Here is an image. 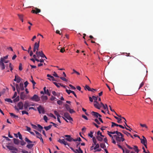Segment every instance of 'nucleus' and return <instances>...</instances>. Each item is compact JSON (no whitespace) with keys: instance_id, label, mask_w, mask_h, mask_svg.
<instances>
[{"instance_id":"f257e3e1","label":"nucleus","mask_w":153,"mask_h":153,"mask_svg":"<svg viewBox=\"0 0 153 153\" xmlns=\"http://www.w3.org/2000/svg\"><path fill=\"white\" fill-rule=\"evenodd\" d=\"M2 137L4 138L2 142L3 148L9 151L10 150V139L8 137L4 136Z\"/></svg>"},{"instance_id":"f03ea898","label":"nucleus","mask_w":153,"mask_h":153,"mask_svg":"<svg viewBox=\"0 0 153 153\" xmlns=\"http://www.w3.org/2000/svg\"><path fill=\"white\" fill-rule=\"evenodd\" d=\"M9 55H7L1 58L0 59V68L2 70H3L5 68L4 63H7L9 62V60H7L8 58Z\"/></svg>"},{"instance_id":"7ed1b4c3","label":"nucleus","mask_w":153,"mask_h":153,"mask_svg":"<svg viewBox=\"0 0 153 153\" xmlns=\"http://www.w3.org/2000/svg\"><path fill=\"white\" fill-rule=\"evenodd\" d=\"M114 136L115 138L117 143L118 144L120 142H123L125 140L123 135L120 132H119L117 135H114Z\"/></svg>"},{"instance_id":"20e7f679","label":"nucleus","mask_w":153,"mask_h":153,"mask_svg":"<svg viewBox=\"0 0 153 153\" xmlns=\"http://www.w3.org/2000/svg\"><path fill=\"white\" fill-rule=\"evenodd\" d=\"M16 110L19 111V110H23V103L22 102H19L15 107Z\"/></svg>"},{"instance_id":"39448f33","label":"nucleus","mask_w":153,"mask_h":153,"mask_svg":"<svg viewBox=\"0 0 153 153\" xmlns=\"http://www.w3.org/2000/svg\"><path fill=\"white\" fill-rule=\"evenodd\" d=\"M30 105L33 106L34 105H31L29 104V102L28 101H26L23 104V108L25 110L27 111H29V110L28 109V107L30 106Z\"/></svg>"},{"instance_id":"423d86ee","label":"nucleus","mask_w":153,"mask_h":153,"mask_svg":"<svg viewBox=\"0 0 153 153\" xmlns=\"http://www.w3.org/2000/svg\"><path fill=\"white\" fill-rule=\"evenodd\" d=\"M30 100L38 102L40 100V98L37 95L34 94L30 98Z\"/></svg>"},{"instance_id":"0eeeda50","label":"nucleus","mask_w":153,"mask_h":153,"mask_svg":"<svg viewBox=\"0 0 153 153\" xmlns=\"http://www.w3.org/2000/svg\"><path fill=\"white\" fill-rule=\"evenodd\" d=\"M64 116L65 118L69 120L70 122H71V121H73V120L72 118L70 116V115L68 113H64Z\"/></svg>"},{"instance_id":"6e6552de","label":"nucleus","mask_w":153,"mask_h":153,"mask_svg":"<svg viewBox=\"0 0 153 153\" xmlns=\"http://www.w3.org/2000/svg\"><path fill=\"white\" fill-rule=\"evenodd\" d=\"M37 110L39 113L41 114L42 113L43 114L45 113V110L44 108L41 105L39 106L37 108Z\"/></svg>"},{"instance_id":"1a4fd4ad","label":"nucleus","mask_w":153,"mask_h":153,"mask_svg":"<svg viewBox=\"0 0 153 153\" xmlns=\"http://www.w3.org/2000/svg\"><path fill=\"white\" fill-rule=\"evenodd\" d=\"M58 141L61 144H63L65 146L67 145L69 146L68 143L66 142L64 139H62V140L59 139L58 140Z\"/></svg>"},{"instance_id":"9d476101","label":"nucleus","mask_w":153,"mask_h":153,"mask_svg":"<svg viewBox=\"0 0 153 153\" xmlns=\"http://www.w3.org/2000/svg\"><path fill=\"white\" fill-rule=\"evenodd\" d=\"M140 139L141 140V143L144 145L146 148H147V145L146 144H147V141L146 138H145V139H143L140 138Z\"/></svg>"},{"instance_id":"9b49d317","label":"nucleus","mask_w":153,"mask_h":153,"mask_svg":"<svg viewBox=\"0 0 153 153\" xmlns=\"http://www.w3.org/2000/svg\"><path fill=\"white\" fill-rule=\"evenodd\" d=\"M10 150L11 151L12 153H16L18 152V150L15 147L10 146Z\"/></svg>"},{"instance_id":"f8f14e48","label":"nucleus","mask_w":153,"mask_h":153,"mask_svg":"<svg viewBox=\"0 0 153 153\" xmlns=\"http://www.w3.org/2000/svg\"><path fill=\"white\" fill-rule=\"evenodd\" d=\"M41 12V10L37 8H35L34 10H32L31 12L33 13L37 14Z\"/></svg>"},{"instance_id":"ddd939ff","label":"nucleus","mask_w":153,"mask_h":153,"mask_svg":"<svg viewBox=\"0 0 153 153\" xmlns=\"http://www.w3.org/2000/svg\"><path fill=\"white\" fill-rule=\"evenodd\" d=\"M39 42L40 41L39 40L38 43H37L36 42H35L34 46V48L35 49H36V50L37 51H38L39 50Z\"/></svg>"},{"instance_id":"4468645a","label":"nucleus","mask_w":153,"mask_h":153,"mask_svg":"<svg viewBox=\"0 0 153 153\" xmlns=\"http://www.w3.org/2000/svg\"><path fill=\"white\" fill-rule=\"evenodd\" d=\"M94 102L95 103L94 104V106L97 108L100 109V106L99 103L97 101H94Z\"/></svg>"},{"instance_id":"2eb2a0df","label":"nucleus","mask_w":153,"mask_h":153,"mask_svg":"<svg viewBox=\"0 0 153 153\" xmlns=\"http://www.w3.org/2000/svg\"><path fill=\"white\" fill-rule=\"evenodd\" d=\"M65 137L67 138H66L65 140L69 142H71L72 141V138L71 137L70 135H66L65 136Z\"/></svg>"},{"instance_id":"dca6fc26","label":"nucleus","mask_w":153,"mask_h":153,"mask_svg":"<svg viewBox=\"0 0 153 153\" xmlns=\"http://www.w3.org/2000/svg\"><path fill=\"white\" fill-rule=\"evenodd\" d=\"M26 96L24 92H22L20 94V98L21 99L24 100H25L26 97Z\"/></svg>"},{"instance_id":"f3484780","label":"nucleus","mask_w":153,"mask_h":153,"mask_svg":"<svg viewBox=\"0 0 153 153\" xmlns=\"http://www.w3.org/2000/svg\"><path fill=\"white\" fill-rule=\"evenodd\" d=\"M44 92L45 94H47L49 96L51 95V94L49 91V90L48 89L46 90V87H45L43 88Z\"/></svg>"},{"instance_id":"a211bd4d","label":"nucleus","mask_w":153,"mask_h":153,"mask_svg":"<svg viewBox=\"0 0 153 153\" xmlns=\"http://www.w3.org/2000/svg\"><path fill=\"white\" fill-rule=\"evenodd\" d=\"M48 99V97L46 96L42 95L41 96V99L44 102H45Z\"/></svg>"},{"instance_id":"6ab92c4d","label":"nucleus","mask_w":153,"mask_h":153,"mask_svg":"<svg viewBox=\"0 0 153 153\" xmlns=\"http://www.w3.org/2000/svg\"><path fill=\"white\" fill-rule=\"evenodd\" d=\"M91 114L96 118L98 117V113L94 111H92L91 112Z\"/></svg>"},{"instance_id":"aec40b11","label":"nucleus","mask_w":153,"mask_h":153,"mask_svg":"<svg viewBox=\"0 0 153 153\" xmlns=\"http://www.w3.org/2000/svg\"><path fill=\"white\" fill-rule=\"evenodd\" d=\"M13 141L14 143L18 145L20 143V140H19L18 139L14 138L13 139Z\"/></svg>"},{"instance_id":"412c9836","label":"nucleus","mask_w":153,"mask_h":153,"mask_svg":"<svg viewBox=\"0 0 153 153\" xmlns=\"http://www.w3.org/2000/svg\"><path fill=\"white\" fill-rule=\"evenodd\" d=\"M39 56L41 57L42 58L45 57L46 59H47L46 57V56L45 55V54L43 53V52L42 51H40L39 53Z\"/></svg>"},{"instance_id":"4be33fe9","label":"nucleus","mask_w":153,"mask_h":153,"mask_svg":"<svg viewBox=\"0 0 153 153\" xmlns=\"http://www.w3.org/2000/svg\"><path fill=\"white\" fill-rule=\"evenodd\" d=\"M52 126V125H49V126H45L44 127V128L45 129L46 131H48L50 129Z\"/></svg>"},{"instance_id":"5701e85b","label":"nucleus","mask_w":153,"mask_h":153,"mask_svg":"<svg viewBox=\"0 0 153 153\" xmlns=\"http://www.w3.org/2000/svg\"><path fill=\"white\" fill-rule=\"evenodd\" d=\"M114 117L117 120V122L118 123H122V122H121L122 119L121 118H119L118 117L115 116H114Z\"/></svg>"},{"instance_id":"b1692460","label":"nucleus","mask_w":153,"mask_h":153,"mask_svg":"<svg viewBox=\"0 0 153 153\" xmlns=\"http://www.w3.org/2000/svg\"><path fill=\"white\" fill-rule=\"evenodd\" d=\"M9 91V89L7 88H4L3 89L2 91H1L0 92H3V94L4 93H5L6 92H8Z\"/></svg>"},{"instance_id":"393cba45","label":"nucleus","mask_w":153,"mask_h":153,"mask_svg":"<svg viewBox=\"0 0 153 153\" xmlns=\"http://www.w3.org/2000/svg\"><path fill=\"white\" fill-rule=\"evenodd\" d=\"M25 141L27 142L28 144H30L32 143V142L27 137H26L25 139Z\"/></svg>"},{"instance_id":"a878e982","label":"nucleus","mask_w":153,"mask_h":153,"mask_svg":"<svg viewBox=\"0 0 153 153\" xmlns=\"http://www.w3.org/2000/svg\"><path fill=\"white\" fill-rule=\"evenodd\" d=\"M134 149L135 151L137 153H138L139 152V150L138 149L137 146H134Z\"/></svg>"},{"instance_id":"bb28decb","label":"nucleus","mask_w":153,"mask_h":153,"mask_svg":"<svg viewBox=\"0 0 153 153\" xmlns=\"http://www.w3.org/2000/svg\"><path fill=\"white\" fill-rule=\"evenodd\" d=\"M33 146V144H32L31 143L30 144H27L26 147L28 149H30L31 148H32Z\"/></svg>"},{"instance_id":"cd10ccee","label":"nucleus","mask_w":153,"mask_h":153,"mask_svg":"<svg viewBox=\"0 0 153 153\" xmlns=\"http://www.w3.org/2000/svg\"><path fill=\"white\" fill-rule=\"evenodd\" d=\"M85 90H88V91H90L91 90V88L88 85H86L85 87Z\"/></svg>"},{"instance_id":"c85d7f7f","label":"nucleus","mask_w":153,"mask_h":153,"mask_svg":"<svg viewBox=\"0 0 153 153\" xmlns=\"http://www.w3.org/2000/svg\"><path fill=\"white\" fill-rule=\"evenodd\" d=\"M19 88L21 90L23 91L24 90L23 84L22 83H20L19 84Z\"/></svg>"},{"instance_id":"c756f323","label":"nucleus","mask_w":153,"mask_h":153,"mask_svg":"<svg viewBox=\"0 0 153 153\" xmlns=\"http://www.w3.org/2000/svg\"><path fill=\"white\" fill-rule=\"evenodd\" d=\"M18 16L19 18V19L21 20L22 21V22H23V15L22 14H18Z\"/></svg>"},{"instance_id":"7c9ffc66","label":"nucleus","mask_w":153,"mask_h":153,"mask_svg":"<svg viewBox=\"0 0 153 153\" xmlns=\"http://www.w3.org/2000/svg\"><path fill=\"white\" fill-rule=\"evenodd\" d=\"M118 131H114L113 132L112 131H108V133H109L110 134H117L118 133Z\"/></svg>"},{"instance_id":"2f4dec72","label":"nucleus","mask_w":153,"mask_h":153,"mask_svg":"<svg viewBox=\"0 0 153 153\" xmlns=\"http://www.w3.org/2000/svg\"><path fill=\"white\" fill-rule=\"evenodd\" d=\"M47 76L48 77H50L51 79V80H52V81H54L55 80L54 77L49 74H47Z\"/></svg>"},{"instance_id":"473e14b6","label":"nucleus","mask_w":153,"mask_h":153,"mask_svg":"<svg viewBox=\"0 0 153 153\" xmlns=\"http://www.w3.org/2000/svg\"><path fill=\"white\" fill-rule=\"evenodd\" d=\"M122 132L124 134H126L128 136H129L130 135V133H128L127 131H126L125 130H123Z\"/></svg>"},{"instance_id":"72a5a7b5","label":"nucleus","mask_w":153,"mask_h":153,"mask_svg":"<svg viewBox=\"0 0 153 153\" xmlns=\"http://www.w3.org/2000/svg\"><path fill=\"white\" fill-rule=\"evenodd\" d=\"M52 93L53 95L55 96H57L58 97L59 95V94L58 93H56L55 91H53L52 92Z\"/></svg>"},{"instance_id":"f704fd0d","label":"nucleus","mask_w":153,"mask_h":153,"mask_svg":"<svg viewBox=\"0 0 153 153\" xmlns=\"http://www.w3.org/2000/svg\"><path fill=\"white\" fill-rule=\"evenodd\" d=\"M53 83L57 87V88H59L60 85V84H61V83H57L56 82H53Z\"/></svg>"},{"instance_id":"c9c22d12","label":"nucleus","mask_w":153,"mask_h":153,"mask_svg":"<svg viewBox=\"0 0 153 153\" xmlns=\"http://www.w3.org/2000/svg\"><path fill=\"white\" fill-rule=\"evenodd\" d=\"M27 111L23 110L22 111V115H24L25 114H26L28 115L29 114V113L28 112V111Z\"/></svg>"},{"instance_id":"e433bc0d","label":"nucleus","mask_w":153,"mask_h":153,"mask_svg":"<svg viewBox=\"0 0 153 153\" xmlns=\"http://www.w3.org/2000/svg\"><path fill=\"white\" fill-rule=\"evenodd\" d=\"M97 139L98 141H101L103 140L102 138L101 137L99 136H98L97 137Z\"/></svg>"},{"instance_id":"4c0bfd02","label":"nucleus","mask_w":153,"mask_h":153,"mask_svg":"<svg viewBox=\"0 0 153 153\" xmlns=\"http://www.w3.org/2000/svg\"><path fill=\"white\" fill-rule=\"evenodd\" d=\"M65 106L66 108L68 111L70 109V106L68 105L67 104H65Z\"/></svg>"},{"instance_id":"58836bf2","label":"nucleus","mask_w":153,"mask_h":153,"mask_svg":"<svg viewBox=\"0 0 153 153\" xmlns=\"http://www.w3.org/2000/svg\"><path fill=\"white\" fill-rule=\"evenodd\" d=\"M20 143L22 146H24L26 144V143L24 141L22 140L21 141L20 140Z\"/></svg>"},{"instance_id":"ea45409f","label":"nucleus","mask_w":153,"mask_h":153,"mask_svg":"<svg viewBox=\"0 0 153 153\" xmlns=\"http://www.w3.org/2000/svg\"><path fill=\"white\" fill-rule=\"evenodd\" d=\"M100 146L101 148H104L105 147H106V146H105V145L104 143H101L100 144Z\"/></svg>"},{"instance_id":"a19ab883","label":"nucleus","mask_w":153,"mask_h":153,"mask_svg":"<svg viewBox=\"0 0 153 153\" xmlns=\"http://www.w3.org/2000/svg\"><path fill=\"white\" fill-rule=\"evenodd\" d=\"M95 145V146L94 148V149H97L99 148V147H100V146H99V144L97 143L96 144V145Z\"/></svg>"},{"instance_id":"79ce46f5","label":"nucleus","mask_w":153,"mask_h":153,"mask_svg":"<svg viewBox=\"0 0 153 153\" xmlns=\"http://www.w3.org/2000/svg\"><path fill=\"white\" fill-rule=\"evenodd\" d=\"M18 134L19 135V139L21 140H22L23 139H22V136L21 134L19 132H18Z\"/></svg>"},{"instance_id":"37998d69","label":"nucleus","mask_w":153,"mask_h":153,"mask_svg":"<svg viewBox=\"0 0 153 153\" xmlns=\"http://www.w3.org/2000/svg\"><path fill=\"white\" fill-rule=\"evenodd\" d=\"M10 116L12 117H13L14 118H18V116L14 114L13 113H10Z\"/></svg>"},{"instance_id":"c03bdc74","label":"nucleus","mask_w":153,"mask_h":153,"mask_svg":"<svg viewBox=\"0 0 153 153\" xmlns=\"http://www.w3.org/2000/svg\"><path fill=\"white\" fill-rule=\"evenodd\" d=\"M31 79H32V80H31V82L33 83V86H35V85L36 83L35 82V81L33 80V77H32V76H31Z\"/></svg>"},{"instance_id":"a18cd8bd","label":"nucleus","mask_w":153,"mask_h":153,"mask_svg":"<svg viewBox=\"0 0 153 153\" xmlns=\"http://www.w3.org/2000/svg\"><path fill=\"white\" fill-rule=\"evenodd\" d=\"M93 132L92 131H91L90 133L88 134V135L91 137L92 138L93 137Z\"/></svg>"},{"instance_id":"49530a36","label":"nucleus","mask_w":153,"mask_h":153,"mask_svg":"<svg viewBox=\"0 0 153 153\" xmlns=\"http://www.w3.org/2000/svg\"><path fill=\"white\" fill-rule=\"evenodd\" d=\"M140 125L142 127H145V128H148L147 126L145 124H142L140 123Z\"/></svg>"},{"instance_id":"de8ad7c7","label":"nucleus","mask_w":153,"mask_h":153,"mask_svg":"<svg viewBox=\"0 0 153 153\" xmlns=\"http://www.w3.org/2000/svg\"><path fill=\"white\" fill-rule=\"evenodd\" d=\"M19 70L20 71H22V63H20L19 64Z\"/></svg>"},{"instance_id":"09e8293b","label":"nucleus","mask_w":153,"mask_h":153,"mask_svg":"<svg viewBox=\"0 0 153 153\" xmlns=\"http://www.w3.org/2000/svg\"><path fill=\"white\" fill-rule=\"evenodd\" d=\"M66 91L68 94H70L71 93H72V91L70 90H68L67 89L66 90Z\"/></svg>"},{"instance_id":"8fccbe9b","label":"nucleus","mask_w":153,"mask_h":153,"mask_svg":"<svg viewBox=\"0 0 153 153\" xmlns=\"http://www.w3.org/2000/svg\"><path fill=\"white\" fill-rule=\"evenodd\" d=\"M21 80V78L18 76H17V82L18 83H19L20 82Z\"/></svg>"},{"instance_id":"3c124183","label":"nucleus","mask_w":153,"mask_h":153,"mask_svg":"<svg viewBox=\"0 0 153 153\" xmlns=\"http://www.w3.org/2000/svg\"><path fill=\"white\" fill-rule=\"evenodd\" d=\"M73 71L74 72L72 73V74L74 73H76L78 75H80L79 73V72H78L77 71H76L75 69H73Z\"/></svg>"},{"instance_id":"603ef678","label":"nucleus","mask_w":153,"mask_h":153,"mask_svg":"<svg viewBox=\"0 0 153 153\" xmlns=\"http://www.w3.org/2000/svg\"><path fill=\"white\" fill-rule=\"evenodd\" d=\"M53 75L55 77H59V76L56 73L55 71L53 72Z\"/></svg>"},{"instance_id":"864d4df0","label":"nucleus","mask_w":153,"mask_h":153,"mask_svg":"<svg viewBox=\"0 0 153 153\" xmlns=\"http://www.w3.org/2000/svg\"><path fill=\"white\" fill-rule=\"evenodd\" d=\"M43 118H44V120H45V121L46 122H47V121H48V117L46 116V115L44 116Z\"/></svg>"},{"instance_id":"5fc2aeb1","label":"nucleus","mask_w":153,"mask_h":153,"mask_svg":"<svg viewBox=\"0 0 153 153\" xmlns=\"http://www.w3.org/2000/svg\"><path fill=\"white\" fill-rule=\"evenodd\" d=\"M31 125L32 127V128L34 129H37V126L35 125H34L32 123H31Z\"/></svg>"},{"instance_id":"6e6d98bb","label":"nucleus","mask_w":153,"mask_h":153,"mask_svg":"<svg viewBox=\"0 0 153 153\" xmlns=\"http://www.w3.org/2000/svg\"><path fill=\"white\" fill-rule=\"evenodd\" d=\"M92 98H93V99H94V101H97V97H95L94 96H92Z\"/></svg>"},{"instance_id":"4d7b16f0","label":"nucleus","mask_w":153,"mask_h":153,"mask_svg":"<svg viewBox=\"0 0 153 153\" xmlns=\"http://www.w3.org/2000/svg\"><path fill=\"white\" fill-rule=\"evenodd\" d=\"M54 113L57 116V117H60V115L59 114L58 112L56 111H54Z\"/></svg>"},{"instance_id":"13d9d810","label":"nucleus","mask_w":153,"mask_h":153,"mask_svg":"<svg viewBox=\"0 0 153 153\" xmlns=\"http://www.w3.org/2000/svg\"><path fill=\"white\" fill-rule=\"evenodd\" d=\"M60 79H61L62 80H63L64 81L67 82V80L65 78L62 77H60Z\"/></svg>"},{"instance_id":"bf43d9fd","label":"nucleus","mask_w":153,"mask_h":153,"mask_svg":"<svg viewBox=\"0 0 153 153\" xmlns=\"http://www.w3.org/2000/svg\"><path fill=\"white\" fill-rule=\"evenodd\" d=\"M68 111H69L71 114H72L75 112V111L73 109H71V108Z\"/></svg>"},{"instance_id":"052dcab7","label":"nucleus","mask_w":153,"mask_h":153,"mask_svg":"<svg viewBox=\"0 0 153 153\" xmlns=\"http://www.w3.org/2000/svg\"><path fill=\"white\" fill-rule=\"evenodd\" d=\"M69 86L71 88L73 89V90H75L76 89V88L74 87V86H73L72 85H71V84H70L69 85Z\"/></svg>"},{"instance_id":"680f3d73","label":"nucleus","mask_w":153,"mask_h":153,"mask_svg":"<svg viewBox=\"0 0 153 153\" xmlns=\"http://www.w3.org/2000/svg\"><path fill=\"white\" fill-rule=\"evenodd\" d=\"M37 138L40 139V138L42 137V135L40 133L38 135L36 136Z\"/></svg>"},{"instance_id":"e2e57ef3","label":"nucleus","mask_w":153,"mask_h":153,"mask_svg":"<svg viewBox=\"0 0 153 153\" xmlns=\"http://www.w3.org/2000/svg\"><path fill=\"white\" fill-rule=\"evenodd\" d=\"M28 84V82L27 81H26V82H25L24 85H25V88H26L27 87Z\"/></svg>"},{"instance_id":"0e129e2a","label":"nucleus","mask_w":153,"mask_h":153,"mask_svg":"<svg viewBox=\"0 0 153 153\" xmlns=\"http://www.w3.org/2000/svg\"><path fill=\"white\" fill-rule=\"evenodd\" d=\"M62 102L60 100L57 101V103L59 105H61L62 104Z\"/></svg>"},{"instance_id":"69168bd1","label":"nucleus","mask_w":153,"mask_h":153,"mask_svg":"<svg viewBox=\"0 0 153 153\" xmlns=\"http://www.w3.org/2000/svg\"><path fill=\"white\" fill-rule=\"evenodd\" d=\"M94 121L95 122H96L97 123V124H98V125H100V123L99 122V121H98V119H95L94 120Z\"/></svg>"},{"instance_id":"338daca9","label":"nucleus","mask_w":153,"mask_h":153,"mask_svg":"<svg viewBox=\"0 0 153 153\" xmlns=\"http://www.w3.org/2000/svg\"><path fill=\"white\" fill-rule=\"evenodd\" d=\"M26 128H27V130L30 132V128L27 126H26Z\"/></svg>"},{"instance_id":"774afa93","label":"nucleus","mask_w":153,"mask_h":153,"mask_svg":"<svg viewBox=\"0 0 153 153\" xmlns=\"http://www.w3.org/2000/svg\"><path fill=\"white\" fill-rule=\"evenodd\" d=\"M37 126L38 128L41 130H42L43 129V127L39 124H38L37 125Z\"/></svg>"}]
</instances>
